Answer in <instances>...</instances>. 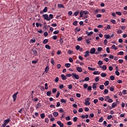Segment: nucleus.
<instances>
[{
    "mask_svg": "<svg viewBox=\"0 0 127 127\" xmlns=\"http://www.w3.org/2000/svg\"><path fill=\"white\" fill-rule=\"evenodd\" d=\"M102 69H103V70H104V71L107 70V65H103Z\"/></svg>",
    "mask_w": 127,
    "mask_h": 127,
    "instance_id": "41",
    "label": "nucleus"
},
{
    "mask_svg": "<svg viewBox=\"0 0 127 127\" xmlns=\"http://www.w3.org/2000/svg\"><path fill=\"white\" fill-rule=\"evenodd\" d=\"M104 37H105V38L106 39H110L111 38V36H110V35L108 34V35H104Z\"/></svg>",
    "mask_w": 127,
    "mask_h": 127,
    "instance_id": "17",
    "label": "nucleus"
},
{
    "mask_svg": "<svg viewBox=\"0 0 127 127\" xmlns=\"http://www.w3.org/2000/svg\"><path fill=\"white\" fill-rule=\"evenodd\" d=\"M83 14H84V13L83 12V11H81L80 12V17H83Z\"/></svg>",
    "mask_w": 127,
    "mask_h": 127,
    "instance_id": "46",
    "label": "nucleus"
},
{
    "mask_svg": "<svg viewBox=\"0 0 127 127\" xmlns=\"http://www.w3.org/2000/svg\"><path fill=\"white\" fill-rule=\"evenodd\" d=\"M65 67H66V68H70V67H71V64L69 63H66L65 64Z\"/></svg>",
    "mask_w": 127,
    "mask_h": 127,
    "instance_id": "19",
    "label": "nucleus"
},
{
    "mask_svg": "<svg viewBox=\"0 0 127 127\" xmlns=\"http://www.w3.org/2000/svg\"><path fill=\"white\" fill-rule=\"evenodd\" d=\"M93 33H94L93 31H91L90 32H88V31H86V34H87L88 36H91V35H92Z\"/></svg>",
    "mask_w": 127,
    "mask_h": 127,
    "instance_id": "7",
    "label": "nucleus"
},
{
    "mask_svg": "<svg viewBox=\"0 0 127 127\" xmlns=\"http://www.w3.org/2000/svg\"><path fill=\"white\" fill-rule=\"evenodd\" d=\"M77 71H78L79 73H81L82 71H83V68L81 67L77 66L76 68Z\"/></svg>",
    "mask_w": 127,
    "mask_h": 127,
    "instance_id": "4",
    "label": "nucleus"
},
{
    "mask_svg": "<svg viewBox=\"0 0 127 127\" xmlns=\"http://www.w3.org/2000/svg\"><path fill=\"white\" fill-rule=\"evenodd\" d=\"M104 121V118H103V117H101V118L99 120V123H102Z\"/></svg>",
    "mask_w": 127,
    "mask_h": 127,
    "instance_id": "54",
    "label": "nucleus"
},
{
    "mask_svg": "<svg viewBox=\"0 0 127 127\" xmlns=\"http://www.w3.org/2000/svg\"><path fill=\"white\" fill-rule=\"evenodd\" d=\"M59 42L60 44H62L63 43V39L62 38H60Z\"/></svg>",
    "mask_w": 127,
    "mask_h": 127,
    "instance_id": "39",
    "label": "nucleus"
},
{
    "mask_svg": "<svg viewBox=\"0 0 127 127\" xmlns=\"http://www.w3.org/2000/svg\"><path fill=\"white\" fill-rule=\"evenodd\" d=\"M18 92H17L16 93H14L13 95H12V98L13 99V102H15L16 100V98H17V94H18Z\"/></svg>",
    "mask_w": 127,
    "mask_h": 127,
    "instance_id": "2",
    "label": "nucleus"
},
{
    "mask_svg": "<svg viewBox=\"0 0 127 127\" xmlns=\"http://www.w3.org/2000/svg\"><path fill=\"white\" fill-rule=\"evenodd\" d=\"M118 55H124V52L121 51L118 54Z\"/></svg>",
    "mask_w": 127,
    "mask_h": 127,
    "instance_id": "59",
    "label": "nucleus"
},
{
    "mask_svg": "<svg viewBox=\"0 0 127 127\" xmlns=\"http://www.w3.org/2000/svg\"><path fill=\"white\" fill-rule=\"evenodd\" d=\"M98 100H99V101H101V102H103V101H104V97H99Z\"/></svg>",
    "mask_w": 127,
    "mask_h": 127,
    "instance_id": "61",
    "label": "nucleus"
},
{
    "mask_svg": "<svg viewBox=\"0 0 127 127\" xmlns=\"http://www.w3.org/2000/svg\"><path fill=\"white\" fill-rule=\"evenodd\" d=\"M49 71V66H47L45 68V72L47 73Z\"/></svg>",
    "mask_w": 127,
    "mask_h": 127,
    "instance_id": "20",
    "label": "nucleus"
},
{
    "mask_svg": "<svg viewBox=\"0 0 127 127\" xmlns=\"http://www.w3.org/2000/svg\"><path fill=\"white\" fill-rule=\"evenodd\" d=\"M111 49H114V50H117L118 49V48L116 47V45H113L111 47Z\"/></svg>",
    "mask_w": 127,
    "mask_h": 127,
    "instance_id": "23",
    "label": "nucleus"
},
{
    "mask_svg": "<svg viewBox=\"0 0 127 127\" xmlns=\"http://www.w3.org/2000/svg\"><path fill=\"white\" fill-rule=\"evenodd\" d=\"M83 40V37H79L77 38V41H81V40Z\"/></svg>",
    "mask_w": 127,
    "mask_h": 127,
    "instance_id": "56",
    "label": "nucleus"
},
{
    "mask_svg": "<svg viewBox=\"0 0 127 127\" xmlns=\"http://www.w3.org/2000/svg\"><path fill=\"white\" fill-rule=\"evenodd\" d=\"M51 64H52L53 65H55V63L54 62V60L53 59V58H52L51 59Z\"/></svg>",
    "mask_w": 127,
    "mask_h": 127,
    "instance_id": "28",
    "label": "nucleus"
},
{
    "mask_svg": "<svg viewBox=\"0 0 127 127\" xmlns=\"http://www.w3.org/2000/svg\"><path fill=\"white\" fill-rule=\"evenodd\" d=\"M58 125L60 126V127H64V124L63 123H61V121H58L57 122Z\"/></svg>",
    "mask_w": 127,
    "mask_h": 127,
    "instance_id": "8",
    "label": "nucleus"
},
{
    "mask_svg": "<svg viewBox=\"0 0 127 127\" xmlns=\"http://www.w3.org/2000/svg\"><path fill=\"white\" fill-rule=\"evenodd\" d=\"M99 11H101V9H97L95 10L94 12L95 13H99Z\"/></svg>",
    "mask_w": 127,
    "mask_h": 127,
    "instance_id": "42",
    "label": "nucleus"
},
{
    "mask_svg": "<svg viewBox=\"0 0 127 127\" xmlns=\"http://www.w3.org/2000/svg\"><path fill=\"white\" fill-rule=\"evenodd\" d=\"M110 91H111V92H114V91H115V87L114 86H112L110 88Z\"/></svg>",
    "mask_w": 127,
    "mask_h": 127,
    "instance_id": "21",
    "label": "nucleus"
},
{
    "mask_svg": "<svg viewBox=\"0 0 127 127\" xmlns=\"http://www.w3.org/2000/svg\"><path fill=\"white\" fill-rule=\"evenodd\" d=\"M36 25L37 27H39V26H40V27L42 26V24H41V23H39L38 22L36 23Z\"/></svg>",
    "mask_w": 127,
    "mask_h": 127,
    "instance_id": "25",
    "label": "nucleus"
},
{
    "mask_svg": "<svg viewBox=\"0 0 127 127\" xmlns=\"http://www.w3.org/2000/svg\"><path fill=\"white\" fill-rule=\"evenodd\" d=\"M53 33H54V34H58V33H59V30L55 31L53 32Z\"/></svg>",
    "mask_w": 127,
    "mask_h": 127,
    "instance_id": "60",
    "label": "nucleus"
},
{
    "mask_svg": "<svg viewBox=\"0 0 127 127\" xmlns=\"http://www.w3.org/2000/svg\"><path fill=\"white\" fill-rule=\"evenodd\" d=\"M93 75H100L101 74V72L95 71L93 73Z\"/></svg>",
    "mask_w": 127,
    "mask_h": 127,
    "instance_id": "14",
    "label": "nucleus"
},
{
    "mask_svg": "<svg viewBox=\"0 0 127 127\" xmlns=\"http://www.w3.org/2000/svg\"><path fill=\"white\" fill-rule=\"evenodd\" d=\"M61 77L62 80H66V79H67L66 76L64 74H61Z\"/></svg>",
    "mask_w": 127,
    "mask_h": 127,
    "instance_id": "12",
    "label": "nucleus"
},
{
    "mask_svg": "<svg viewBox=\"0 0 127 127\" xmlns=\"http://www.w3.org/2000/svg\"><path fill=\"white\" fill-rule=\"evenodd\" d=\"M32 51L33 53V54H34L35 56H37L38 55V54H37V51H36V50H32Z\"/></svg>",
    "mask_w": 127,
    "mask_h": 127,
    "instance_id": "9",
    "label": "nucleus"
},
{
    "mask_svg": "<svg viewBox=\"0 0 127 127\" xmlns=\"http://www.w3.org/2000/svg\"><path fill=\"white\" fill-rule=\"evenodd\" d=\"M116 68L117 69V70L115 71V74L117 75V76H120V72H119V68H118V66L116 67Z\"/></svg>",
    "mask_w": 127,
    "mask_h": 127,
    "instance_id": "10",
    "label": "nucleus"
},
{
    "mask_svg": "<svg viewBox=\"0 0 127 127\" xmlns=\"http://www.w3.org/2000/svg\"><path fill=\"white\" fill-rule=\"evenodd\" d=\"M116 14H118V15H122V12L116 11Z\"/></svg>",
    "mask_w": 127,
    "mask_h": 127,
    "instance_id": "57",
    "label": "nucleus"
},
{
    "mask_svg": "<svg viewBox=\"0 0 127 127\" xmlns=\"http://www.w3.org/2000/svg\"><path fill=\"white\" fill-rule=\"evenodd\" d=\"M45 122L47 124H48V123H49V119H48V118H45Z\"/></svg>",
    "mask_w": 127,
    "mask_h": 127,
    "instance_id": "55",
    "label": "nucleus"
},
{
    "mask_svg": "<svg viewBox=\"0 0 127 127\" xmlns=\"http://www.w3.org/2000/svg\"><path fill=\"white\" fill-rule=\"evenodd\" d=\"M101 76L103 78H105V77H107V73L103 72L101 74Z\"/></svg>",
    "mask_w": 127,
    "mask_h": 127,
    "instance_id": "18",
    "label": "nucleus"
},
{
    "mask_svg": "<svg viewBox=\"0 0 127 127\" xmlns=\"http://www.w3.org/2000/svg\"><path fill=\"white\" fill-rule=\"evenodd\" d=\"M84 89H87L88 88V84L85 83L83 85Z\"/></svg>",
    "mask_w": 127,
    "mask_h": 127,
    "instance_id": "52",
    "label": "nucleus"
},
{
    "mask_svg": "<svg viewBox=\"0 0 127 127\" xmlns=\"http://www.w3.org/2000/svg\"><path fill=\"white\" fill-rule=\"evenodd\" d=\"M45 90H48V83L45 84Z\"/></svg>",
    "mask_w": 127,
    "mask_h": 127,
    "instance_id": "36",
    "label": "nucleus"
},
{
    "mask_svg": "<svg viewBox=\"0 0 127 127\" xmlns=\"http://www.w3.org/2000/svg\"><path fill=\"white\" fill-rule=\"evenodd\" d=\"M41 119H44L45 118V114L42 113L41 114Z\"/></svg>",
    "mask_w": 127,
    "mask_h": 127,
    "instance_id": "33",
    "label": "nucleus"
},
{
    "mask_svg": "<svg viewBox=\"0 0 127 127\" xmlns=\"http://www.w3.org/2000/svg\"><path fill=\"white\" fill-rule=\"evenodd\" d=\"M73 25H74V26H77V24H78V21H75L72 23Z\"/></svg>",
    "mask_w": 127,
    "mask_h": 127,
    "instance_id": "30",
    "label": "nucleus"
},
{
    "mask_svg": "<svg viewBox=\"0 0 127 127\" xmlns=\"http://www.w3.org/2000/svg\"><path fill=\"white\" fill-rule=\"evenodd\" d=\"M106 51L107 52V53H110L111 51H110V48L109 47H107L106 48Z\"/></svg>",
    "mask_w": 127,
    "mask_h": 127,
    "instance_id": "53",
    "label": "nucleus"
},
{
    "mask_svg": "<svg viewBox=\"0 0 127 127\" xmlns=\"http://www.w3.org/2000/svg\"><path fill=\"white\" fill-rule=\"evenodd\" d=\"M48 9V7H45L44 9L43 10V11H44V12H47V10Z\"/></svg>",
    "mask_w": 127,
    "mask_h": 127,
    "instance_id": "35",
    "label": "nucleus"
},
{
    "mask_svg": "<svg viewBox=\"0 0 127 127\" xmlns=\"http://www.w3.org/2000/svg\"><path fill=\"white\" fill-rule=\"evenodd\" d=\"M104 45H107V44H108V40L107 39L104 40Z\"/></svg>",
    "mask_w": 127,
    "mask_h": 127,
    "instance_id": "50",
    "label": "nucleus"
},
{
    "mask_svg": "<svg viewBox=\"0 0 127 127\" xmlns=\"http://www.w3.org/2000/svg\"><path fill=\"white\" fill-rule=\"evenodd\" d=\"M77 120H78V118L77 117H74L73 121L75 123V122H77Z\"/></svg>",
    "mask_w": 127,
    "mask_h": 127,
    "instance_id": "64",
    "label": "nucleus"
},
{
    "mask_svg": "<svg viewBox=\"0 0 127 127\" xmlns=\"http://www.w3.org/2000/svg\"><path fill=\"white\" fill-rule=\"evenodd\" d=\"M99 80H100V78L99 77V76H97L95 77V82H98Z\"/></svg>",
    "mask_w": 127,
    "mask_h": 127,
    "instance_id": "38",
    "label": "nucleus"
},
{
    "mask_svg": "<svg viewBox=\"0 0 127 127\" xmlns=\"http://www.w3.org/2000/svg\"><path fill=\"white\" fill-rule=\"evenodd\" d=\"M53 115L54 117H56L59 115V114L57 112H54L53 113Z\"/></svg>",
    "mask_w": 127,
    "mask_h": 127,
    "instance_id": "15",
    "label": "nucleus"
},
{
    "mask_svg": "<svg viewBox=\"0 0 127 127\" xmlns=\"http://www.w3.org/2000/svg\"><path fill=\"white\" fill-rule=\"evenodd\" d=\"M68 15L71 16V15H72L73 14V12H72V11H69L68 12Z\"/></svg>",
    "mask_w": 127,
    "mask_h": 127,
    "instance_id": "49",
    "label": "nucleus"
},
{
    "mask_svg": "<svg viewBox=\"0 0 127 127\" xmlns=\"http://www.w3.org/2000/svg\"><path fill=\"white\" fill-rule=\"evenodd\" d=\"M118 34H121V33H123V30H118L117 31Z\"/></svg>",
    "mask_w": 127,
    "mask_h": 127,
    "instance_id": "45",
    "label": "nucleus"
},
{
    "mask_svg": "<svg viewBox=\"0 0 127 127\" xmlns=\"http://www.w3.org/2000/svg\"><path fill=\"white\" fill-rule=\"evenodd\" d=\"M79 10L76 11L75 12L73 13V15H75V16H77L78 14H79Z\"/></svg>",
    "mask_w": 127,
    "mask_h": 127,
    "instance_id": "32",
    "label": "nucleus"
},
{
    "mask_svg": "<svg viewBox=\"0 0 127 127\" xmlns=\"http://www.w3.org/2000/svg\"><path fill=\"white\" fill-rule=\"evenodd\" d=\"M111 22L113 23V24H116V20L112 19L111 20Z\"/></svg>",
    "mask_w": 127,
    "mask_h": 127,
    "instance_id": "58",
    "label": "nucleus"
},
{
    "mask_svg": "<svg viewBox=\"0 0 127 127\" xmlns=\"http://www.w3.org/2000/svg\"><path fill=\"white\" fill-rule=\"evenodd\" d=\"M109 84H110V82L108 80H107L105 83H104V85L105 86H109Z\"/></svg>",
    "mask_w": 127,
    "mask_h": 127,
    "instance_id": "27",
    "label": "nucleus"
},
{
    "mask_svg": "<svg viewBox=\"0 0 127 127\" xmlns=\"http://www.w3.org/2000/svg\"><path fill=\"white\" fill-rule=\"evenodd\" d=\"M117 106V103L116 102H114L113 104H112V108H116V106Z\"/></svg>",
    "mask_w": 127,
    "mask_h": 127,
    "instance_id": "37",
    "label": "nucleus"
},
{
    "mask_svg": "<svg viewBox=\"0 0 127 127\" xmlns=\"http://www.w3.org/2000/svg\"><path fill=\"white\" fill-rule=\"evenodd\" d=\"M97 84L98 83H93V85H92V88L93 89H96V88H97V86L96 85H97Z\"/></svg>",
    "mask_w": 127,
    "mask_h": 127,
    "instance_id": "34",
    "label": "nucleus"
},
{
    "mask_svg": "<svg viewBox=\"0 0 127 127\" xmlns=\"http://www.w3.org/2000/svg\"><path fill=\"white\" fill-rule=\"evenodd\" d=\"M58 6L59 8H64V6L63 4H58Z\"/></svg>",
    "mask_w": 127,
    "mask_h": 127,
    "instance_id": "11",
    "label": "nucleus"
},
{
    "mask_svg": "<svg viewBox=\"0 0 127 127\" xmlns=\"http://www.w3.org/2000/svg\"><path fill=\"white\" fill-rule=\"evenodd\" d=\"M85 102H86V104L88 103V102H90V98H86L85 99Z\"/></svg>",
    "mask_w": 127,
    "mask_h": 127,
    "instance_id": "63",
    "label": "nucleus"
},
{
    "mask_svg": "<svg viewBox=\"0 0 127 127\" xmlns=\"http://www.w3.org/2000/svg\"><path fill=\"white\" fill-rule=\"evenodd\" d=\"M48 42V39H47L44 40L43 41V44H47V43Z\"/></svg>",
    "mask_w": 127,
    "mask_h": 127,
    "instance_id": "26",
    "label": "nucleus"
},
{
    "mask_svg": "<svg viewBox=\"0 0 127 127\" xmlns=\"http://www.w3.org/2000/svg\"><path fill=\"white\" fill-rule=\"evenodd\" d=\"M43 16L46 20H48V21H49V17H48V14H45L43 15Z\"/></svg>",
    "mask_w": 127,
    "mask_h": 127,
    "instance_id": "3",
    "label": "nucleus"
},
{
    "mask_svg": "<svg viewBox=\"0 0 127 127\" xmlns=\"http://www.w3.org/2000/svg\"><path fill=\"white\" fill-rule=\"evenodd\" d=\"M82 12H83L84 14H89V11L86 10L82 11Z\"/></svg>",
    "mask_w": 127,
    "mask_h": 127,
    "instance_id": "48",
    "label": "nucleus"
},
{
    "mask_svg": "<svg viewBox=\"0 0 127 127\" xmlns=\"http://www.w3.org/2000/svg\"><path fill=\"white\" fill-rule=\"evenodd\" d=\"M51 91H49L47 92V96H51Z\"/></svg>",
    "mask_w": 127,
    "mask_h": 127,
    "instance_id": "44",
    "label": "nucleus"
},
{
    "mask_svg": "<svg viewBox=\"0 0 127 127\" xmlns=\"http://www.w3.org/2000/svg\"><path fill=\"white\" fill-rule=\"evenodd\" d=\"M80 46L79 45H77L76 47H75V49L76 50H79L80 49Z\"/></svg>",
    "mask_w": 127,
    "mask_h": 127,
    "instance_id": "62",
    "label": "nucleus"
},
{
    "mask_svg": "<svg viewBox=\"0 0 127 127\" xmlns=\"http://www.w3.org/2000/svg\"><path fill=\"white\" fill-rule=\"evenodd\" d=\"M9 122H10V119H9V118H8L7 120H5L4 121V123L6 125L7 124H8V123H9Z\"/></svg>",
    "mask_w": 127,
    "mask_h": 127,
    "instance_id": "13",
    "label": "nucleus"
},
{
    "mask_svg": "<svg viewBox=\"0 0 127 127\" xmlns=\"http://www.w3.org/2000/svg\"><path fill=\"white\" fill-rule=\"evenodd\" d=\"M45 48H46V49H51V47H50V46L49 45H46Z\"/></svg>",
    "mask_w": 127,
    "mask_h": 127,
    "instance_id": "29",
    "label": "nucleus"
},
{
    "mask_svg": "<svg viewBox=\"0 0 127 127\" xmlns=\"http://www.w3.org/2000/svg\"><path fill=\"white\" fill-rule=\"evenodd\" d=\"M53 18V14H50L49 16V21Z\"/></svg>",
    "mask_w": 127,
    "mask_h": 127,
    "instance_id": "22",
    "label": "nucleus"
},
{
    "mask_svg": "<svg viewBox=\"0 0 127 127\" xmlns=\"http://www.w3.org/2000/svg\"><path fill=\"white\" fill-rule=\"evenodd\" d=\"M84 53V57L87 58L88 57V56H90V54H89L90 53V52L89 51H86V52Z\"/></svg>",
    "mask_w": 127,
    "mask_h": 127,
    "instance_id": "6",
    "label": "nucleus"
},
{
    "mask_svg": "<svg viewBox=\"0 0 127 127\" xmlns=\"http://www.w3.org/2000/svg\"><path fill=\"white\" fill-rule=\"evenodd\" d=\"M72 78L73 79H76V80H79V75L75 73H72Z\"/></svg>",
    "mask_w": 127,
    "mask_h": 127,
    "instance_id": "1",
    "label": "nucleus"
},
{
    "mask_svg": "<svg viewBox=\"0 0 127 127\" xmlns=\"http://www.w3.org/2000/svg\"><path fill=\"white\" fill-rule=\"evenodd\" d=\"M95 52H96V49L95 48H93L92 49H90L91 54H95Z\"/></svg>",
    "mask_w": 127,
    "mask_h": 127,
    "instance_id": "5",
    "label": "nucleus"
},
{
    "mask_svg": "<svg viewBox=\"0 0 127 127\" xmlns=\"http://www.w3.org/2000/svg\"><path fill=\"white\" fill-rule=\"evenodd\" d=\"M65 120L66 121H70V120H71V117H70V116H67L65 117Z\"/></svg>",
    "mask_w": 127,
    "mask_h": 127,
    "instance_id": "47",
    "label": "nucleus"
},
{
    "mask_svg": "<svg viewBox=\"0 0 127 127\" xmlns=\"http://www.w3.org/2000/svg\"><path fill=\"white\" fill-rule=\"evenodd\" d=\"M97 50H98V52H101V51H103V48L98 47V49H97Z\"/></svg>",
    "mask_w": 127,
    "mask_h": 127,
    "instance_id": "31",
    "label": "nucleus"
},
{
    "mask_svg": "<svg viewBox=\"0 0 127 127\" xmlns=\"http://www.w3.org/2000/svg\"><path fill=\"white\" fill-rule=\"evenodd\" d=\"M103 62L102 61H99L98 62V64L100 65L99 67H100V68L102 67V66H101V65H103Z\"/></svg>",
    "mask_w": 127,
    "mask_h": 127,
    "instance_id": "16",
    "label": "nucleus"
},
{
    "mask_svg": "<svg viewBox=\"0 0 127 127\" xmlns=\"http://www.w3.org/2000/svg\"><path fill=\"white\" fill-rule=\"evenodd\" d=\"M104 87H105V86H104V85H101L99 86V88L100 89V90H104Z\"/></svg>",
    "mask_w": 127,
    "mask_h": 127,
    "instance_id": "40",
    "label": "nucleus"
},
{
    "mask_svg": "<svg viewBox=\"0 0 127 127\" xmlns=\"http://www.w3.org/2000/svg\"><path fill=\"white\" fill-rule=\"evenodd\" d=\"M88 70H90V71H95V70H96L95 68H93V67H88Z\"/></svg>",
    "mask_w": 127,
    "mask_h": 127,
    "instance_id": "24",
    "label": "nucleus"
},
{
    "mask_svg": "<svg viewBox=\"0 0 127 127\" xmlns=\"http://www.w3.org/2000/svg\"><path fill=\"white\" fill-rule=\"evenodd\" d=\"M61 102L62 103H64V104H65V103H66V100H65V99H62L61 100Z\"/></svg>",
    "mask_w": 127,
    "mask_h": 127,
    "instance_id": "51",
    "label": "nucleus"
},
{
    "mask_svg": "<svg viewBox=\"0 0 127 127\" xmlns=\"http://www.w3.org/2000/svg\"><path fill=\"white\" fill-rule=\"evenodd\" d=\"M110 79H111V81H114V80H115V76L111 75L110 76Z\"/></svg>",
    "mask_w": 127,
    "mask_h": 127,
    "instance_id": "43",
    "label": "nucleus"
}]
</instances>
